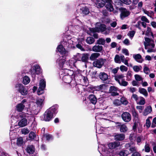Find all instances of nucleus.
Here are the masks:
<instances>
[{
    "label": "nucleus",
    "instance_id": "f257e3e1",
    "mask_svg": "<svg viewBox=\"0 0 156 156\" xmlns=\"http://www.w3.org/2000/svg\"><path fill=\"white\" fill-rule=\"evenodd\" d=\"M57 109L52 107L47 109L44 112L43 116V120L46 122L50 121L53 118L54 114L56 112Z\"/></svg>",
    "mask_w": 156,
    "mask_h": 156
},
{
    "label": "nucleus",
    "instance_id": "f03ea898",
    "mask_svg": "<svg viewBox=\"0 0 156 156\" xmlns=\"http://www.w3.org/2000/svg\"><path fill=\"white\" fill-rule=\"evenodd\" d=\"M31 76L33 78H35L36 75L40 74L41 72L40 66L38 65H35L30 70Z\"/></svg>",
    "mask_w": 156,
    "mask_h": 156
},
{
    "label": "nucleus",
    "instance_id": "7ed1b4c3",
    "mask_svg": "<svg viewBox=\"0 0 156 156\" xmlns=\"http://www.w3.org/2000/svg\"><path fill=\"white\" fill-rule=\"evenodd\" d=\"M15 87L17 89V90L23 95H27L28 93L25 86L22 84L18 83H16Z\"/></svg>",
    "mask_w": 156,
    "mask_h": 156
},
{
    "label": "nucleus",
    "instance_id": "20e7f679",
    "mask_svg": "<svg viewBox=\"0 0 156 156\" xmlns=\"http://www.w3.org/2000/svg\"><path fill=\"white\" fill-rule=\"evenodd\" d=\"M105 59L101 58L97 59L93 63V66L98 68H101L106 61Z\"/></svg>",
    "mask_w": 156,
    "mask_h": 156
},
{
    "label": "nucleus",
    "instance_id": "39448f33",
    "mask_svg": "<svg viewBox=\"0 0 156 156\" xmlns=\"http://www.w3.org/2000/svg\"><path fill=\"white\" fill-rule=\"evenodd\" d=\"M66 60L64 59H58L56 60V63H58L59 66L60 68L62 69V72H63V71H67V72H70L71 70L69 69L65 68V66L66 64H65Z\"/></svg>",
    "mask_w": 156,
    "mask_h": 156
},
{
    "label": "nucleus",
    "instance_id": "423d86ee",
    "mask_svg": "<svg viewBox=\"0 0 156 156\" xmlns=\"http://www.w3.org/2000/svg\"><path fill=\"white\" fill-rule=\"evenodd\" d=\"M98 77L105 83L108 84L110 82V81L108 80V76L105 72H100L98 75Z\"/></svg>",
    "mask_w": 156,
    "mask_h": 156
},
{
    "label": "nucleus",
    "instance_id": "0eeeda50",
    "mask_svg": "<svg viewBox=\"0 0 156 156\" xmlns=\"http://www.w3.org/2000/svg\"><path fill=\"white\" fill-rule=\"evenodd\" d=\"M46 87V81L44 80H40L39 83V87L37 90V94L40 95L44 93V90Z\"/></svg>",
    "mask_w": 156,
    "mask_h": 156
},
{
    "label": "nucleus",
    "instance_id": "6e6552de",
    "mask_svg": "<svg viewBox=\"0 0 156 156\" xmlns=\"http://www.w3.org/2000/svg\"><path fill=\"white\" fill-rule=\"evenodd\" d=\"M119 10L121 12L120 16L122 19L128 17L130 14V11L127 10L125 8L121 7L119 9Z\"/></svg>",
    "mask_w": 156,
    "mask_h": 156
},
{
    "label": "nucleus",
    "instance_id": "1a4fd4ad",
    "mask_svg": "<svg viewBox=\"0 0 156 156\" xmlns=\"http://www.w3.org/2000/svg\"><path fill=\"white\" fill-rule=\"evenodd\" d=\"M57 50L60 54L62 55V57L67 56L68 54V51L66 50L62 44L58 45L57 48Z\"/></svg>",
    "mask_w": 156,
    "mask_h": 156
},
{
    "label": "nucleus",
    "instance_id": "9d476101",
    "mask_svg": "<svg viewBox=\"0 0 156 156\" xmlns=\"http://www.w3.org/2000/svg\"><path fill=\"white\" fill-rule=\"evenodd\" d=\"M122 120L125 122H128L131 120V115L128 112H124L121 115Z\"/></svg>",
    "mask_w": 156,
    "mask_h": 156
},
{
    "label": "nucleus",
    "instance_id": "9b49d317",
    "mask_svg": "<svg viewBox=\"0 0 156 156\" xmlns=\"http://www.w3.org/2000/svg\"><path fill=\"white\" fill-rule=\"evenodd\" d=\"M65 75H63L62 80L65 83L69 84L72 80V77L69 75V72H67V73H65Z\"/></svg>",
    "mask_w": 156,
    "mask_h": 156
},
{
    "label": "nucleus",
    "instance_id": "f8f14e48",
    "mask_svg": "<svg viewBox=\"0 0 156 156\" xmlns=\"http://www.w3.org/2000/svg\"><path fill=\"white\" fill-rule=\"evenodd\" d=\"M73 76L74 80L75 82L78 83H81L82 79L83 78V76L81 74L79 73H74L72 74Z\"/></svg>",
    "mask_w": 156,
    "mask_h": 156
},
{
    "label": "nucleus",
    "instance_id": "ddd939ff",
    "mask_svg": "<svg viewBox=\"0 0 156 156\" xmlns=\"http://www.w3.org/2000/svg\"><path fill=\"white\" fill-rule=\"evenodd\" d=\"M27 153L29 154H33L35 152V147L33 145H28L26 149Z\"/></svg>",
    "mask_w": 156,
    "mask_h": 156
},
{
    "label": "nucleus",
    "instance_id": "4468645a",
    "mask_svg": "<svg viewBox=\"0 0 156 156\" xmlns=\"http://www.w3.org/2000/svg\"><path fill=\"white\" fill-rule=\"evenodd\" d=\"M125 138V136L124 134L115 133L114 135L115 139L117 141H122Z\"/></svg>",
    "mask_w": 156,
    "mask_h": 156
},
{
    "label": "nucleus",
    "instance_id": "2eb2a0df",
    "mask_svg": "<svg viewBox=\"0 0 156 156\" xmlns=\"http://www.w3.org/2000/svg\"><path fill=\"white\" fill-rule=\"evenodd\" d=\"M89 56V54L87 53H84L82 54L81 61L85 63L88 62Z\"/></svg>",
    "mask_w": 156,
    "mask_h": 156
},
{
    "label": "nucleus",
    "instance_id": "dca6fc26",
    "mask_svg": "<svg viewBox=\"0 0 156 156\" xmlns=\"http://www.w3.org/2000/svg\"><path fill=\"white\" fill-rule=\"evenodd\" d=\"M27 120L26 118H23L19 122L18 125L20 127H23L26 126L27 124Z\"/></svg>",
    "mask_w": 156,
    "mask_h": 156
},
{
    "label": "nucleus",
    "instance_id": "f3484780",
    "mask_svg": "<svg viewBox=\"0 0 156 156\" xmlns=\"http://www.w3.org/2000/svg\"><path fill=\"white\" fill-rule=\"evenodd\" d=\"M103 47L102 46L96 44L93 47L92 50L94 52H101L103 50Z\"/></svg>",
    "mask_w": 156,
    "mask_h": 156
},
{
    "label": "nucleus",
    "instance_id": "a211bd4d",
    "mask_svg": "<svg viewBox=\"0 0 156 156\" xmlns=\"http://www.w3.org/2000/svg\"><path fill=\"white\" fill-rule=\"evenodd\" d=\"M89 99L91 103L94 105L96 103L97 101V99L96 96L93 94H91L89 95Z\"/></svg>",
    "mask_w": 156,
    "mask_h": 156
},
{
    "label": "nucleus",
    "instance_id": "6ab92c4d",
    "mask_svg": "<svg viewBox=\"0 0 156 156\" xmlns=\"http://www.w3.org/2000/svg\"><path fill=\"white\" fill-rule=\"evenodd\" d=\"M105 1L103 0H97L96 5L98 8H101L105 5Z\"/></svg>",
    "mask_w": 156,
    "mask_h": 156
},
{
    "label": "nucleus",
    "instance_id": "aec40b11",
    "mask_svg": "<svg viewBox=\"0 0 156 156\" xmlns=\"http://www.w3.org/2000/svg\"><path fill=\"white\" fill-rule=\"evenodd\" d=\"M100 55V54L98 53H92L89 57L91 61H95L97 58H98Z\"/></svg>",
    "mask_w": 156,
    "mask_h": 156
},
{
    "label": "nucleus",
    "instance_id": "412c9836",
    "mask_svg": "<svg viewBox=\"0 0 156 156\" xmlns=\"http://www.w3.org/2000/svg\"><path fill=\"white\" fill-rule=\"evenodd\" d=\"M112 3L110 2L105 3V7L106 8L107 10L109 11L110 12L112 11L114 9Z\"/></svg>",
    "mask_w": 156,
    "mask_h": 156
},
{
    "label": "nucleus",
    "instance_id": "4be33fe9",
    "mask_svg": "<svg viewBox=\"0 0 156 156\" xmlns=\"http://www.w3.org/2000/svg\"><path fill=\"white\" fill-rule=\"evenodd\" d=\"M152 111V108L151 106H147L145 109L144 112V115L146 116Z\"/></svg>",
    "mask_w": 156,
    "mask_h": 156
},
{
    "label": "nucleus",
    "instance_id": "5701e85b",
    "mask_svg": "<svg viewBox=\"0 0 156 156\" xmlns=\"http://www.w3.org/2000/svg\"><path fill=\"white\" fill-rule=\"evenodd\" d=\"M132 114L135 121L138 122L139 121L138 114L135 109L132 110Z\"/></svg>",
    "mask_w": 156,
    "mask_h": 156
},
{
    "label": "nucleus",
    "instance_id": "b1692460",
    "mask_svg": "<svg viewBox=\"0 0 156 156\" xmlns=\"http://www.w3.org/2000/svg\"><path fill=\"white\" fill-rule=\"evenodd\" d=\"M25 106L19 104H18L16 106V110L18 112H22L24 109Z\"/></svg>",
    "mask_w": 156,
    "mask_h": 156
},
{
    "label": "nucleus",
    "instance_id": "393cba45",
    "mask_svg": "<svg viewBox=\"0 0 156 156\" xmlns=\"http://www.w3.org/2000/svg\"><path fill=\"white\" fill-rule=\"evenodd\" d=\"M44 99L41 98H38L36 101V104L38 106L41 108L44 105L43 101Z\"/></svg>",
    "mask_w": 156,
    "mask_h": 156
},
{
    "label": "nucleus",
    "instance_id": "a878e982",
    "mask_svg": "<svg viewBox=\"0 0 156 156\" xmlns=\"http://www.w3.org/2000/svg\"><path fill=\"white\" fill-rule=\"evenodd\" d=\"M139 92L141 94L144 95L145 97L148 95V93L146 89L144 88H139Z\"/></svg>",
    "mask_w": 156,
    "mask_h": 156
},
{
    "label": "nucleus",
    "instance_id": "bb28decb",
    "mask_svg": "<svg viewBox=\"0 0 156 156\" xmlns=\"http://www.w3.org/2000/svg\"><path fill=\"white\" fill-rule=\"evenodd\" d=\"M30 81V79L28 76H25L23 77V83L25 85L29 83Z\"/></svg>",
    "mask_w": 156,
    "mask_h": 156
},
{
    "label": "nucleus",
    "instance_id": "cd10ccee",
    "mask_svg": "<svg viewBox=\"0 0 156 156\" xmlns=\"http://www.w3.org/2000/svg\"><path fill=\"white\" fill-rule=\"evenodd\" d=\"M105 39L102 38H99L97 41V42L95 43L96 44L102 45L105 44Z\"/></svg>",
    "mask_w": 156,
    "mask_h": 156
},
{
    "label": "nucleus",
    "instance_id": "c85d7f7f",
    "mask_svg": "<svg viewBox=\"0 0 156 156\" xmlns=\"http://www.w3.org/2000/svg\"><path fill=\"white\" fill-rule=\"evenodd\" d=\"M133 57L136 61L142 63L143 61V60H142L141 61L140 60L139 61L137 60L138 59H140L142 58L141 55L139 54L133 55Z\"/></svg>",
    "mask_w": 156,
    "mask_h": 156
},
{
    "label": "nucleus",
    "instance_id": "c756f323",
    "mask_svg": "<svg viewBox=\"0 0 156 156\" xmlns=\"http://www.w3.org/2000/svg\"><path fill=\"white\" fill-rule=\"evenodd\" d=\"M23 140L22 137H19L17 139L16 144L18 146H21L23 144Z\"/></svg>",
    "mask_w": 156,
    "mask_h": 156
},
{
    "label": "nucleus",
    "instance_id": "7c9ffc66",
    "mask_svg": "<svg viewBox=\"0 0 156 156\" xmlns=\"http://www.w3.org/2000/svg\"><path fill=\"white\" fill-rule=\"evenodd\" d=\"M86 41L87 44H91L94 42L95 39L92 37H89L87 38Z\"/></svg>",
    "mask_w": 156,
    "mask_h": 156
},
{
    "label": "nucleus",
    "instance_id": "2f4dec72",
    "mask_svg": "<svg viewBox=\"0 0 156 156\" xmlns=\"http://www.w3.org/2000/svg\"><path fill=\"white\" fill-rule=\"evenodd\" d=\"M119 128H120V131L121 132L125 133L127 130V128L126 126L124 124L121 125Z\"/></svg>",
    "mask_w": 156,
    "mask_h": 156
},
{
    "label": "nucleus",
    "instance_id": "473e14b6",
    "mask_svg": "<svg viewBox=\"0 0 156 156\" xmlns=\"http://www.w3.org/2000/svg\"><path fill=\"white\" fill-rule=\"evenodd\" d=\"M97 29L99 30V31L104 32L106 29V26L104 24H101L99 27H98Z\"/></svg>",
    "mask_w": 156,
    "mask_h": 156
},
{
    "label": "nucleus",
    "instance_id": "72a5a7b5",
    "mask_svg": "<svg viewBox=\"0 0 156 156\" xmlns=\"http://www.w3.org/2000/svg\"><path fill=\"white\" fill-rule=\"evenodd\" d=\"M82 13L85 15L88 14L90 12L89 9L87 7H83L82 8Z\"/></svg>",
    "mask_w": 156,
    "mask_h": 156
},
{
    "label": "nucleus",
    "instance_id": "f704fd0d",
    "mask_svg": "<svg viewBox=\"0 0 156 156\" xmlns=\"http://www.w3.org/2000/svg\"><path fill=\"white\" fill-rule=\"evenodd\" d=\"M106 87V85L105 84H102L99 86L96 87L95 89L96 90L99 91L102 90L104 88H105Z\"/></svg>",
    "mask_w": 156,
    "mask_h": 156
},
{
    "label": "nucleus",
    "instance_id": "c9c22d12",
    "mask_svg": "<svg viewBox=\"0 0 156 156\" xmlns=\"http://www.w3.org/2000/svg\"><path fill=\"white\" fill-rule=\"evenodd\" d=\"M120 101V102H121V105L122 104L126 105L128 103L126 99L124 97H122L121 98Z\"/></svg>",
    "mask_w": 156,
    "mask_h": 156
},
{
    "label": "nucleus",
    "instance_id": "e433bc0d",
    "mask_svg": "<svg viewBox=\"0 0 156 156\" xmlns=\"http://www.w3.org/2000/svg\"><path fill=\"white\" fill-rule=\"evenodd\" d=\"M29 137L30 140H34L36 137V135L34 132H31L29 134Z\"/></svg>",
    "mask_w": 156,
    "mask_h": 156
},
{
    "label": "nucleus",
    "instance_id": "4c0bfd02",
    "mask_svg": "<svg viewBox=\"0 0 156 156\" xmlns=\"http://www.w3.org/2000/svg\"><path fill=\"white\" fill-rule=\"evenodd\" d=\"M139 98L140 99V100L139 102H137V104L141 105H144L145 103V99L142 97L140 96Z\"/></svg>",
    "mask_w": 156,
    "mask_h": 156
},
{
    "label": "nucleus",
    "instance_id": "58836bf2",
    "mask_svg": "<svg viewBox=\"0 0 156 156\" xmlns=\"http://www.w3.org/2000/svg\"><path fill=\"white\" fill-rule=\"evenodd\" d=\"M75 59L76 61H81V58L82 56V54L77 53L76 55L74 56Z\"/></svg>",
    "mask_w": 156,
    "mask_h": 156
},
{
    "label": "nucleus",
    "instance_id": "ea45409f",
    "mask_svg": "<svg viewBox=\"0 0 156 156\" xmlns=\"http://www.w3.org/2000/svg\"><path fill=\"white\" fill-rule=\"evenodd\" d=\"M142 68L141 66H140V67L137 66H135L133 67V69L134 71L136 72H137L140 70Z\"/></svg>",
    "mask_w": 156,
    "mask_h": 156
},
{
    "label": "nucleus",
    "instance_id": "a19ab883",
    "mask_svg": "<svg viewBox=\"0 0 156 156\" xmlns=\"http://www.w3.org/2000/svg\"><path fill=\"white\" fill-rule=\"evenodd\" d=\"M114 104L116 106H120L121 105V102L120 100L118 99L115 100L113 102Z\"/></svg>",
    "mask_w": 156,
    "mask_h": 156
},
{
    "label": "nucleus",
    "instance_id": "79ce46f5",
    "mask_svg": "<svg viewBox=\"0 0 156 156\" xmlns=\"http://www.w3.org/2000/svg\"><path fill=\"white\" fill-rule=\"evenodd\" d=\"M114 60L115 62L116 63H120L121 61L120 60V57L118 55H115Z\"/></svg>",
    "mask_w": 156,
    "mask_h": 156
},
{
    "label": "nucleus",
    "instance_id": "37998d69",
    "mask_svg": "<svg viewBox=\"0 0 156 156\" xmlns=\"http://www.w3.org/2000/svg\"><path fill=\"white\" fill-rule=\"evenodd\" d=\"M97 28H98V27H96L95 28H90L89 29L91 32L94 33L99 32V30Z\"/></svg>",
    "mask_w": 156,
    "mask_h": 156
},
{
    "label": "nucleus",
    "instance_id": "c03bdc74",
    "mask_svg": "<svg viewBox=\"0 0 156 156\" xmlns=\"http://www.w3.org/2000/svg\"><path fill=\"white\" fill-rule=\"evenodd\" d=\"M118 90V88L117 87L114 86H111L109 89V92H112V91H117Z\"/></svg>",
    "mask_w": 156,
    "mask_h": 156
},
{
    "label": "nucleus",
    "instance_id": "a18cd8bd",
    "mask_svg": "<svg viewBox=\"0 0 156 156\" xmlns=\"http://www.w3.org/2000/svg\"><path fill=\"white\" fill-rule=\"evenodd\" d=\"M121 84V86L126 87L128 85V83L127 82L125 81L124 79H122V82Z\"/></svg>",
    "mask_w": 156,
    "mask_h": 156
},
{
    "label": "nucleus",
    "instance_id": "49530a36",
    "mask_svg": "<svg viewBox=\"0 0 156 156\" xmlns=\"http://www.w3.org/2000/svg\"><path fill=\"white\" fill-rule=\"evenodd\" d=\"M121 2L126 5H130L131 3L130 0H120Z\"/></svg>",
    "mask_w": 156,
    "mask_h": 156
},
{
    "label": "nucleus",
    "instance_id": "de8ad7c7",
    "mask_svg": "<svg viewBox=\"0 0 156 156\" xmlns=\"http://www.w3.org/2000/svg\"><path fill=\"white\" fill-rule=\"evenodd\" d=\"M45 137L46 140L48 141H49L50 140H51L53 139V136L50 134H46L45 135Z\"/></svg>",
    "mask_w": 156,
    "mask_h": 156
},
{
    "label": "nucleus",
    "instance_id": "09e8293b",
    "mask_svg": "<svg viewBox=\"0 0 156 156\" xmlns=\"http://www.w3.org/2000/svg\"><path fill=\"white\" fill-rule=\"evenodd\" d=\"M120 69L122 72H126L128 70V68L124 65H122L120 67Z\"/></svg>",
    "mask_w": 156,
    "mask_h": 156
},
{
    "label": "nucleus",
    "instance_id": "8fccbe9b",
    "mask_svg": "<svg viewBox=\"0 0 156 156\" xmlns=\"http://www.w3.org/2000/svg\"><path fill=\"white\" fill-rule=\"evenodd\" d=\"M145 151L146 152H149L150 151V148L148 144H146L144 146Z\"/></svg>",
    "mask_w": 156,
    "mask_h": 156
},
{
    "label": "nucleus",
    "instance_id": "3c124183",
    "mask_svg": "<svg viewBox=\"0 0 156 156\" xmlns=\"http://www.w3.org/2000/svg\"><path fill=\"white\" fill-rule=\"evenodd\" d=\"M134 77L136 80L137 81H140L142 80V78L138 74H135Z\"/></svg>",
    "mask_w": 156,
    "mask_h": 156
},
{
    "label": "nucleus",
    "instance_id": "603ef678",
    "mask_svg": "<svg viewBox=\"0 0 156 156\" xmlns=\"http://www.w3.org/2000/svg\"><path fill=\"white\" fill-rule=\"evenodd\" d=\"M141 20L142 21L145 22L147 23H149L150 22L149 20L145 16H143L141 17Z\"/></svg>",
    "mask_w": 156,
    "mask_h": 156
},
{
    "label": "nucleus",
    "instance_id": "864d4df0",
    "mask_svg": "<svg viewBox=\"0 0 156 156\" xmlns=\"http://www.w3.org/2000/svg\"><path fill=\"white\" fill-rule=\"evenodd\" d=\"M76 46L77 48L80 49L81 51H85V50L84 49V48L80 44H76Z\"/></svg>",
    "mask_w": 156,
    "mask_h": 156
},
{
    "label": "nucleus",
    "instance_id": "5fc2aeb1",
    "mask_svg": "<svg viewBox=\"0 0 156 156\" xmlns=\"http://www.w3.org/2000/svg\"><path fill=\"white\" fill-rule=\"evenodd\" d=\"M146 125L147 128H149L151 126V123L150 119L148 118L146 120Z\"/></svg>",
    "mask_w": 156,
    "mask_h": 156
},
{
    "label": "nucleus",
    "instance_id": "6e6d98bb",
    "mask_svg": "<svg viewBox=\"0 0 156 156\" xmlns=\"http://www.w3.org/2000/svg\"><path fill=\"white\" fill-rule=\"evenodd\" d=\"M112 143L114 148L118 147L120 146V143L119 142H113Z\"/></svg>",
    "mask_w": 156,
    "mask_h": 156
},
{
    "label": "nucleus",
    "instance_id": "4d7b16f0",
    "mask_svg": "<svg viewBox=\"0 0 156 156\" xmlns=\"http://www.w3.org/2000/svg\"><path fill=\"white\" fill-rule=\"evenodd\" d=\"M22 133L24 134H27L29 132V129H24L21 130Z\"/></svg>",
    "mask_w": 156,
    "mask_h": 156
},
{
    "label": "nucleus",
    "instance_id": "13d9d810",
    "mask_svg": "<svg viewBox=\"0 0 156 156\" xmlns=\"http://www.w3.org/2000/svg\"><path fill=\"white\" fill-rule=\"evenodd\" d=\"M131 98H133L136 101V103H137L138 100V97L136 94H133L131 96Z\"/></svg>",
    "mask_w": 156,
    "mask_h": 156
},
{
    "label": "nucleus",
    "instance_id": "bf43d9fd",
    "mask_svg": "<svg viewBox=\"0 0 156 156\" xmlns=\"http://www.w3.org/2000/svg\"><path fill=\"white\" fill-rule=\"evenodd\" d=\"M119 155L120 156H127V154L125 153V151H121L119 153Z\"/></svg>",
    "mask_w": 156,
    "mask_h": 156
},
{
    "label": "nucleus",
    "instance_id": "052dcab7",
    "mask_svg": "<svg viewBox=\"0 0 156 156\" xmlns=\"http://www.w3.org/2000/svg\"><path fill=\"white\" fill-rule=\"evenodd\" d=\"M122 52L126 55H129V54L128 50L126 49H123L122 50Z\"/></svg>",
    "mask_w": 156,
    "mask_h": 156
},
{
    "label": "nucleus",
    "instance_id": "680f3d73",
    "mask_svg": "<svg viewBox=\"0 0 156 156\" xmlns=\"http://www.w3.org/2000/svg\"><path fill=\"white\" fill-rule=\"evenodd\" d=\"M123 43L126 45H128L129 44V41L128 39L126 38L123 41Z\"/></svg>",
    "mask_w": 156,
    "mask_h": 156
},
{
    "label": "nucleus",
    "instance_id": "e2e57ef3",
    "mask_svg": "<svg viewBox=\"0 0 156 156\" xmlns=\"http://www.w3.org/2000/svg\"><path fill=\"white\" fill-rule=\"evenodd\" d=\"M119 67H117L115 68H114L112 70V72L115 74L117 73L118 70L119 69Z\"/></svg>",
    "mask_w": 156,
    "mask_h": 156
},
{
    "label": "nucleus",
    "instance_id": "0e129e2a",
    "mask_svg": "<svg viewBox=\"0 0 156 156\" xmlns=\"http://www.w3.org/2000/svg\"><path fill=\"white\" fill-rule=\"evenodd\" d=\"M137 123V122H136V121H135V122L134 123V125L133 126V129L134 131H135L136 130L137 126L138 125Z\"/></svg>",
    "mask_w": 156,
    "mask_h": 156
},
{
    "label": "nucleus",
    "instance_id": "69168bd1",
    "mask_svg": "<svg viewBox=\"0 0 156 156\" xmlns=\"http://www.w3.org/2000/svg\"><path fill=\"white\" fill-rule=\"evenodd\" d=\"M149 71L150 70L149 68L147 66H145L144 68V72L146 74H148V73L147 72V71Z\"/></svg>",
    "mask_w": 156,
    "mask_h": 156
},
{
    "label": "nucleus",
    "instance_id": "338daca9",
    "mask_svg": "<svg viewBox=\"0 0 156 156\" xmlns=\"http://www.w3.org/2000/svg\"><path fill=\"white\" fill-rule=\"evenodd\" d=\"M135 32L134 30L130 31L129 32V36L130 37H133L134 35Z\"/></svg>",
    "mask_w": 156,
    "mask_h": 156
},
{
    "label": "nucleus",
    "instance_id": "774afa93",
    "mask_svg": "<svg viewBox=\"0 0 156 156\" xmlns=\"http://www.w3.org/2000/svg\"><path fill=\"white\" fill-rule=\"evenodd\" d=\"M109 93L111 94V95L112 96H116L119 95V93H117V91H112Z\"/></svg>",
    "mask_w": 156,
    "mask_h": 156
}]
</instances>
